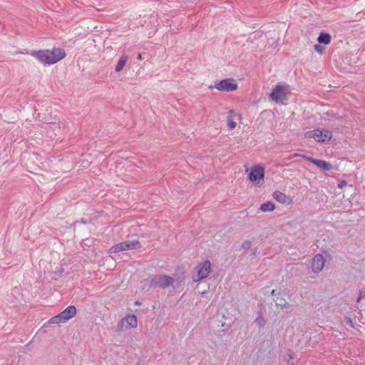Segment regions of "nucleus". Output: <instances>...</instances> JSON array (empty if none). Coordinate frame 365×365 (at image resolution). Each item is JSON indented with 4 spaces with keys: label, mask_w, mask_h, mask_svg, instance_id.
<instances>
[{
    "label": "nucleus",
    "mask_w": 365,
    "mask_h": 365,
    "mask_svg": "<svg viewBox=\"0 0 365 365\" xmlns=\"http://www.w3.org/2000/svg\"><path fill=\"white\" fill-rule=\"evenodd\" d=\"M31 56L43 64H53L66 56L63 48H54L53 50L33 51Z\"/></svg>",
    "instance_id": "f257e3e1"
},
{
    "label": "nucleus",
    "mask_w": 365,
    "mask_h": 365,
    "mask_svg": "<svg viewBox=\"0 0 365 365\" xmlns=\"http://www.w3.org/2000/svg\"><path fill=\"white\" fill-rule=\"evenodd\" d=\"M174 282L173 277L165 274H155L145 279V282L148 284L149 288L160 287L165 289L172 285Z\"/></svg>",
    "instance_id": "f03ea898"
},
{
    "label": "nucleus",
    "mask_w": 365,
    "mask_h": 365,
    "mask_svg": "<svg viewBox=\"0 0 365 365\" xmlns=\"http://www.w3.org/2000/svg\"><path fill=\"white\" fill-rule=\"evenodd\" d=\"M141 247V244L138 240H128L125 242H120L112 246L108 252L110 254L112 253H118L125 250H138Z\"/></svg>",
    "instance_id": "7ed1b4c3"
},
{
    "label": "nucleus",
    "mask_w": 365,
    "mask_h": 365,
    "mask_svg": "<svg viewBox=\"0 0 365 365\" xmlns=\"http://www.w3.org/2000/svg\"><path fill=\"white\" fill-rule=\"evenodd\" d=\"M197 274L192 277V281L199 282L207 277L211 270V263L206 259L196 266Z\"/></svg>",
    "instance_id": "20e7f679"
},
{
    "label": "nucleus",
    "mask_w": 365,
    "mask_h": 365,
    "mask_svg": "<svg viewBox=\"0 0 365 365\" xmlns=\"http://www.w3.org/2000/svg\"><path fill=\"white\" fill-rule=\"evenodd\" d=\"M305 136L309 138H314L317 142H327L331 139V132L328 130L314 129L309 131L305 134Z\"/></svg>",
    "instance_id": "39448f33"
},
{
    "label": "nucleus",
    "mask_w": 365,
    "mask_h": 365,
    "mask_svg": "<svg viewBox=\"0 0 365 365\" xmlns=\"http://www.w3.org/2000/svg\"><path fill=\"white\" fill-rule=\"evenodd\" d=\"M216 88L220 91L230 92L237 90V84L235 82L233 78H227L216 83L215 86H210V90Z\"/></svg>",
    "instance_id": "423d86ee"
},
{
    "label": "nucleus",
    "mask_w": 365,
    "mask_h": 365,
    "mask_svg": "<svg viewBox=\"0 0 365 365\" xmlns=\"http://www.w3.org/2000/svg\"><path fill=\"white\" fill-rule=\"evenodd\" d=\"M288 87V86H275L270 94V98L277 103H283L284 101L287 100V91Z\"/></svg>",
    "instance_id": "0eeeda50"
},
{
    "label": "nucleus",
    "mask_w": 365,
    "mask_h": 365,
    "mask_svg": "<svg viewBox=\"0 0 365 365\" xmlns=\"http://www.w3.org/2000/svg\"><path fill=\"white\" fill-rule=\"evenodd\" d=\"M138 326V319L135 315H128L123 317L118 324V329L124 331L130 328H136Z\"/></svg>",
    "instance_id": "6e6552de"
},
{
    "label": "nucleus",
    "mask_w": 365,
    "mask_h": 365,
    "mask_svg": "<svg viewBox=\"0 0 365 365\" xmlns=\"http://www.w3.org/2000/svg\"><path fill=\"white\" fill-rule=\"evenodd\" d=\"M324 258L322 254H317L314 256L310 269L314 274L319 273L324 267Z\"/></svg>",
    "instance_id": "1a4fd4ad"
},
{
    "label": "nucleus",
    "mask_w": 365,
    "mask_h": 365,
    "mask_svg": "<svg viewBox=\"0 0 365 365\" xmlns=\"http://www.w3.org/2000/svg\"><path fill=\"white\" fill-rule=\"evenodd\" d=\"M264 176V170L261 165H255L251 168L249 174V179L254 182L263 179Z\"/></svg>",
    "instance_id": "9d476101"
},
{
    "label": "nucleus",
    "mask_w": 365,
    "mask_h": 365,
    "mask_svg": "<svg viewBox=\"0 0 365 365\" xmlns=\"http://www.w3.org/2000/svg\"><path fill=\"white\" fill-rule=\"evenodd\" d=\"M304 158L324 171H329L332 168L331 165L325 160L314 159L307 156H304Z\"/></svg>",
    "instance_id": "9b49d317"
},
{
    "label": "nucleus",
    "mask_w": 365,
    "mask_h": 365,
    "mask_svg": "<svg viewBox=\"0 0 365 365\" xmlns=\"http://www.w3.org/2000/svg\"><path fill=\"white\" fill-rule=\"evenodd\" d=\"M273 197L275 200L282 204L289 205L292 202V200L289 196H287L284 193L279 191L274 192Z\"/></svg>",
    "instance_id": "f8f14e48"
},
{
    "label": "nucleus",
    "mask_w": 365,
    "mask_h": 365,
    "mask_svg": "<svg viewBox=\"0 0 365 365\" xmlns=\"http://www.w3.org/2000/svg\"><path fill=\"white\" fill-rule=\"evenodd\" d=\"M61 314L63 319H65V321L67 322L68 320L71 319V318L76 316V308L73 305L68 306L63 311H62Z\"/></svg>",
    "instance_id": "ddd939ff"
},
{
    "label": "nucleus",
    "mask_w": 365,
    "mask_h": 365,
    "mask_svg": "<svg viewBox=\"0 0 365 365\" xmlns=\"http://www.w3.org/2000/svg\"><path fill=\"white\" fill-rule=\"evenodd\" d=\"M317 41L320 44L328 45L331 43V36L329 33L321 32L317 38Z\"/></svg>",
    "instance_id": "4468645a"
},
{
    "label": "nucleus",
    "mask_w": 365,
    "mask_h": 365,
    "mask_svg": "<svg viewBox=\"0 0 365 365\" xmlns=\"http://www.w3.org/2000/svg\"><path fill=\"white\" fill-rule=\"evenodd\" d=\"M128 60V57L125 53L122 54L118 61L117 65L115 66V71L116 72H120L126 64Z\"/></svg>",
    "instance_id": "2eb2a0df"
},
{
    "label": "nucleus",
    "mask_w": 365,
    "mask_h": 365,
    "mask_svg": "<svg viewBox=\"0 0 365 365\" xmlns=\"http://www.w3.org/2000/svg\"><path fill=\"white\" fill-rule=\"evenodd\" d=\"M273 300L274 301L277 307H282L285 308L289 307V304L286 302L284 298L281 297L280 292L277 293V297L276 298H273Z\"/></svg>",
    "instance_id": "dca6fc26"
},
{
    "label": "nucleus",
    "mask_w": 365,
    "mask_h": 365,
    "mask_svg": "<svg viewBox=\"0 0 365 365\" xmlns=\"http://www.w3.org/2000/svg\"><path fill=\"white\" fill-rule=\"evenodd\" d=\"M274 208L275 206L271 201H267L264 203H262L260 206V210L262 212H271L273 211Z\"/></svg>",
    "instance_id": "f3484780"
},
{
    "label": "nucleus",
    "mask_w": 365,
    "mask_h": 365,
    "mask_svg": "<svg viewBox=\"0 0 365 365\" xmlns=\"http://www.w3.org/2000/svg\"><path fill=\"white\" fill-rule=\"evenodd\" d=\"M66 322L65 319L62 317L61 314L59 313L58 314L51 317L48 321V324H61Z\"/></svg>",
    "instance_id": "a211bd4d"
},
{
    "label": "nucleus",
    "mask_w": 365,
    "mask_h": 365,
    "mask_svg": "<svg viewBox=\"0 0 365 365\" xmlns=\"http://www.w3.org/2000/svg\"><path fill=\"white\" fill-rule=\"evenodd\" d=\"M233 110H230L227 116V126L230 130L234 129L237 124L232 119Z\"/></svg>",
    "instance_id": "6ab92c4d"
},
{
    "label": "nucleus",
    "mask_w": 365,
    "mask_h": 365,
    "mask_svg": "<svg viewBox=\"0 0 365 365\" xmlns=\"http://www.w3.org/2000/svg\"><path fill=\"white\" fill-rule=\"evenodd\" d=\"M252 243L250 240H245L242 244V248L244 250H249L251 247Z\"/></svg>",
    "instance_id": "aec40b11"
},
{
    "label": "nucleus",
    "mask_w": 365,
    "mask_h": 365,
    "mask_svg": "<svg viewBox=\"0 0 365 365\" xmlns=\"http://www.w3.org/2000/svg\"><path fill=\"white\" fill-rule=\"evenodd\" d=\"M314 50L317 53H319L320 54H322L324 53V48L322 46H321L320 43L319 44H315L314 45Z\"/></svg>",
    "instance_id": "412c9836"
},
{
    "label": "nucleus",
    "mask_w": 365,
    "mask_h": 365,
    "mask_svg": "<svg viewBox=\"0 0 365 365\" xmlns=\"http://www.w3.org/2000/svg\"><path fill=\"white\" fill-rule=\"evenodd\" d=\"M255 322L259 326V327H264L265 324V321L263 317H258L256 319Z\"/></svg>",
    "instance_id": "4be33fe9"
},
{
    "label": "nucleus",
    "mask_w": 365,
    "mask_h": 365,
    "mask_svg": "<svg viewBox=\"0 0 365 365\" xmlns=\"http://www.w3.org/2000/svg\"><path fill=\"white\" fill-rule=\"evenodd\" d=\"M344 322L351 327H354L352 319L349 317H344Z\"/></svg>",
    "instance_id": "5701e85b"
},
{
    "label": "nucleus",
    "mask_w": 365,
    "mask_h": 365,
    "mask_svg": "<svg viewBox=\"0 0 365 365\" xmlns=\"http://www.w3.org/2000/svg\"><path fill=\"white\" fill-rule=\"evenodd\" d=\"M365 297V292L363 290H359V297L356 299V302L359 303L361 300L362 298Z\"/></svg>",
    "instance_id": "b1692460"
},
{
    "label": "nucleus",
    "mask_w": 365,
    "mask_h": 365,
    "mask_svg": "<svg viewBox=\"0 0 365 365\" xmlns=\"http://www.w3.org/2000/svg\"><path fill=\"white\" fill-rule=\"evenodd\" d=\"M277 293L275 289L272 290L271 294L273 296V298H276L277 297Z\"/></svg>",
    "instance_id": "393cba45"
},
{
    "label": "nucleus",
    "mask_w": 365,
    "mask_h": 365,
    "mask_svg": "<svg viewBox=\"0 0 365 365\" xmlns=\"http://www.w3.org/2000/svg\"><path fill=\"white\" fill-rule=\"evenodd\" d=\"M79 222L82 223V224H86V222L83 219H81L80 221H76L73 223V225H76L78 224Z\"/></svg>",
    "instance_id": "a878e982"
},
{
    "label": "nucleus",
    "mask_w": 365,
    "mask_h": 365,
    "mask_svg": "<svg viewBox=\"0 0 365 365\" xmlns=\"http://www.w3.org/2000/svg\"><path fill=\"white\" fill-rule=\"evenodd\" d=\"M344 185H346V181L343 180L339 184V187H342Z\"/></svg>",
    "instance_id": "bb28decb"
}]
</instances>
